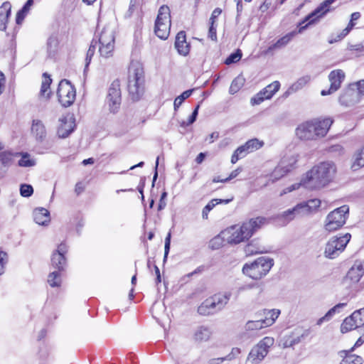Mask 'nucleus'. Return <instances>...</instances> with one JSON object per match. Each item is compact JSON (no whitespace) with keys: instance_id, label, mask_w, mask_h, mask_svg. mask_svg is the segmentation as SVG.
<instances>
[{"instance_id":"f257e3e1","label":"nucleus","mask_w":364,"mask_h":364,"mask_svg":"<svg viewBox=\"0 0 364 364\" xmlns=\"http://www.w3.org/2000/svg\"><path fill=\"white\" fill-rule=\"evenodd\" d=\"M267 223L264 217L252 218L240 225H232L221 232L223 238L228 244L237 245L247 241L255 233Z\"/></svg>"},{"instance_id":"f03ea898","label":"nucleus","mask_w":364,"mask_h":364,"mask_svg":"<svg viewBox=\"0 0 364 364\" xmlns=\"http://www.w3.org/2000/svg\"><path fill=\"white\" fill-rule=\"evenodd\" d=\"M336 172L333 163L321 162L311 168L302 177V184L309 190H319L333 181Z\"/></svg>"},{"instance_id":"7ed1b4c3","label":"nucleus","mask_w":364,"mask_h":364,"mask_svg":"<svg viewBox=\"0 0 364 364\" xmlns=\"http://www.w3.org/2000/svg\"><path fill=\"white\" fill-rule=\"evenodd\" d=\"M333 122L331 118L307 121L298 126L296 134L302 140H316L326 136Z\"/></svg>"},{"instance_id":"20e7f679","label":"nucleus","mask_w":364,"mask_h":364,"mask_svg":"<svg viewBox=\"0 0 364 364\" xmlns=\"http://www.w3.org/2000/svg\"><path fill=\"white\" fill-rule=\"evenodd\" d=\"M144 75L139 65H132L129 69L128 91L133 100H138L144 92Z\"/></svg>"},{"instance_id":"39448f33","label":"nucleus","mask_w":364,"mask_h":364,"mask_svg":"<svg viewBox=\"0 0 364 364\" xmlns=\"http://www.w3.org/2000/svg\"><path fill=\"white\" fill-rule=\"evenodd\" d=\"M273 264L272 259L261 257L251 264H245L242 272L253 279H260L269 272Z\"/></svg>"},{"instance_id":"423d86ee","label":"nucleus","mask_w":364,"mask_h":364,"mask_svg":"<svg viewBox=\"0 0 364 364\" xmlns=\"http://www.w3.org/2000/svg\"><path fill=\"white\" fill-rule=\"evenodd\" d=\"M351 238L350 233L331 237L326 244L323 255L326 258L335 259L343 252Z\"/></svg>"},{"instance_id":"0eeeda50","label":"nucleus","mask_w":364,"mask_h":364,"mask_svg":"<svg viewBox=\"0 0 364 364\" xmlns=\"http://www.w3.org/2000/svg\"><path fill=\"white\" fill-rule=\"evenodd\" d=\"M171 29V14L169 7L163 5L158 12L155 21L154 33L161 39L166 40L169 36Z\"/></svg>"},{"instance_id":"6e6552de","label":"nucleus","mask_w":364,"mask_h":364,"mask_svg":"<svg viewBox=\"0 0 364 364\" xmlns=\"http://www.w3.org/2000/svg\"><path fill=\"white\" fill-rule=\"evenodd\" d=\"M348 212V206L342 205L328 213L325 220V230L333 232L343 227L346 223Z\"/></svg>"},{"instance_id":"1a4fd4ad","label":"nucleus","mask_w":364,"mask_h":364,"mask_svg":"<svg viewBox=\"0 0 364 364\" xmlns=\"http://www.w3.org/2000/svg\"><path fill=\"white\" fill-rule=\"evenodd\" d=\"M274 344V338L265 337L250 352L247 360L253 364L259 363L267 355L269 348Z\"/></svg>"},{"instance_id":"9d476101","label":"nucleus","mask_w":364,"mask_h":364,"mask_svg":"<svg viewBox=\"0 0 364 364\" xmlns=\"http://www.w3.org/2000/svg\"><path fill=\"white\" fill-rule=\"evenodd\" d=\"M57 95L59 102L63 107H69L75 100V89L69 80H62L58 85Z\"/></svg>"},{"instance_id":"9b49d317","label":"nucleus","mask_w":364,"mask_h":364,"mask_svg":"<svg viewBox=\"0 0 364 364\" xmlns=\"http://www.w3.org/2000/svg\"><path fill=\"white\" fill-rule=\"evenodd\" d=\"M307 21L305 19L299 23L298 30H294L291 32L287 33L285 36L279 38L274 43L269 46L265 51V54H272L274 50H280L286 47L290 41L298 34L302 33L309 25V22L305 25H303Z\"/></svg>"},{"instance_id":"f8f14e48","label":"nucleus","mask_w":364,"mask_h":364,"mask_svg":"<svg viewBox=\"0 0 364 364\" xmlns=\"http://www.w3.org/2000/svg\"><path fill=\"white\" fill-rule=\"evenodd\" d=\"M296 159L294 156L284 157L270 175V180L275 182L295 168Z\"/></svg>"},{"instance_id":"ddd939ff","label":"nucleus","mask_w":364,"mask_h":364,"mask_svg":"<svg viewBox=\"0 0 364 364\" xmlns=\"http://www.w3.org/2000/svg\"><path fill=\"white\" fill-rule=\"evenodd\" d=\"M321 203V201L318 198L310 199L298 203L294 207L296 217L302 218L316 212Z\"/></svg>"},{"instance_id":"4468645a","label":"nucleus","mask_w":364,"mask_h":364,"mask_svg":"<svg viewBox=\"0 0 364 364\" xmlns=\"http://www.w3.org/2000/svg\"><path fill=\"white\" fill-rule=\"evenodd\" d=\"M364 274V262L356 261L348 270L343 279L344 284L348 287L357 284Z\"/></svg>"},{"instance_id":"2eb2a0df","label":"nucleus","mask_w":364,"mask_h":364,"mask_svg":"<svg viewBox=\"0 0 364 364\" xmlns=\"http://www.w3.org/2000/svg\"><path fill=\"white\" fill-rule=\"evenodd\" d=\"M107 102L112 112H114L121 103V90L118 80H114L108 90Z\"/></svg>"},{"instance_id":"dca6fc26","label":"nucleus","mask_w":364,"mask_h":364,"mask_svg":"<svg viewBox=\"0 0 364 364\" xmlns=\"http://www.w3.org/2000/svg\"><path fill=\"white\" fill-rule=\"evenodd\" d=\"M345 76V73L341 69L331 71L328 75V80L331 82L330 87L328 90H323L321 95L326 96L336 92L341 87Z\"/></svg>"},{"instance_id":"f3484780","label":"nucleus","mask_w":364,"mask_h":364,"mask_svg":"<svg viewBox=\"0 0 364 364\" xmlns=\"http://www.w3.org/2000/svg\"><path fill=\"white\" fill-rule=\"evenodd\" d=\"M68 246L65 242H61L57 250L53 252L51 257L52 266L59 271L63 270L66 265V258L65 255L68 252Z\"/></svg>"},{"instance_id":"a211bd4d","label":"nucleus","mask_w":364,"mask_h":364,"mask_svg":"<svg viewBox=\"0 0 364 364\" xmlns=\"http://www.w3.org/2000/svg\"><path fill=\"white\" fill-rule=\"evenodd\" d=\"M360 99L359 92H357L350 84L340 95L339 102L343 106L350 107L358 103Z\"/></svg>"},{"instance_id":"6ab92c4d","label":"nucleus","mask_w":364,"mask_h":364,"mask_svg":"<svg viewBox=\"0 0 364 364\" xmlns=\"http://www.w3.org/2000/svg\"><path fill=\"white\" fill-rule=\"evenodd\" d=\"M364 323V319L358 317V313L353 312L350 316L346 317L341 325V331L346 333L353 329L359 328Z\"/></svg>"},{"instance_id":"aec40b11","label":"nucleus","mask_w":364,"mask_h":364,"mask_svg":"<svg viewBox=\"0 0 364 364\" xmlns=\"http://www.w3.org/2000/svg\"><path fill=\"white\" fill-rule=\"evenodd\" d=\"M336 1V0H325L312 13L306 16L305 21H307L309 24L314 23L317 18L322 17L329 11L331 4Z\"/></svg>"},{"instance_id":"412c9836","label":"nucleus","mask_w":364,"mask_h":364,"mask_svg":"<svg viewBox=\"0 0 364 364\" xmlns=\"http://www.w3.org/2000/svg\"><path fill=\"white\" fill-rule=\"evenodd\" d=\"M174 46L180 55L186 56L189 53L191 46L186 41L185 31H181L177 33Z\"/></svg>"},{"instance_id":"4be33fe9","label":"nucleus","mask_w":364,"mask_h":364,"mask_svg":"<svg viewBox=\"0 0 364 364\" xmlns=\"http://www.w3.org/2000/svg\"><path fill=\"white\" fill-rule=\"evenodd\" d=\"M60 125L58 129V134L60 138L68 137L74 130L75 122L72 117H64L60 119Z\"/></svg>"},{"instance_id":"5701e85b","label":"nucleus","mask_w":364,"mask_h":364,"mask_svg":"<svg viewBox=\"0 0 364 364\" xmlns=\"http://www.w3.org/2000/svg\"><path fill=\"white\" fill-rule=\"evenodd\" d=\"M115 25L109 23L106 25L100 33L99 43H112L114 44L115 40Z\"/></svg>"},{"instance_id":"b1692460","label":"nucleus","mask_w":364,"mask_h":364,"mask_svg":"<svg viewBox=\"0 0 364 364\" xmlns=\"http://www.w3.org/2000/svg\"><path fill=\"white\" fill-rule=\"evenodd\" d=\"M33 220L40 225L46 226L50 221V212L44 208H36L33 212Z\"/></svg>"},{"instance_id":"393cba45","label":"nucleus","mask_w":364,"mask_h":364,"mask_svg":"<svg viewBox=\"0 0 364 364\" xmlns=\"http://www.w3.org/2000/svg\"><path fill=\"white\" fill-rule=\"evenodd\" d=\"M279 314L280 311L277 309H263L257 312V315L262 318L263 323H264L267 326H272L278 318Z\"/></svg>"},{"instance_id":"a878e982","label":"nucleus","mask_w":364,"mask_h":364,"mask_svg":"<svg viewBox=\"0 0 364 364\" xmlns=\"http://www.w3.org/2000/svg\"><path fill=\"white\" fill-rule=\"evenodd\" d=\"M218 311L212 297L205 299L198 308V312L203 316L214 314Z\"/></svg>"},{"instance_id":"bb28decb","label":"nucleus","mask_w":364,"mask_h":364,"mask_svg":"<svg viewBox=\"0 0 364 364\" xmlns=\"http://www.w3.org/2000/svg\"><path fill=\"white\" fill-rule=\"evenodd\" d=\"M231 296V293L226 291L223 293H219L214 294L212 297L213 301L215 303L216 309L221 311L225 305L228 303Z\"/></svg>"},{"instance_id":"cd10ccee","label":"nucleus","mask_w":364,"mask_h":364,"mask_svg":"<svg viewBox=\"0 0 364 364\" xmlns=\"http://www.w3.org/2000/svg\"><path fill=\"white\" fill-rule=\"evenodd\" d=\"M31 130L36 139L43 141L46 138V131L41 121L38 119L33 120Z\"/></svg>"},{"instance_id":"c85d7f7f","label":"nucleus","mask_w":364,"mask_h":364,"mask_svg":"<svg viewBox=\"0 0 364 364\" xmlns=\"http://www.w3.org/2000/svg\"><path fill=\"white\" fill-rule=\"evenodd\" d=\"M351 353L349 350L342 351L341 356L343 358L340 364H363V359L360 356Z\"/></svg>"},{"instance_id":"c756f323","label":"nucleus","mask_w":364,"mask_h":364,"mask_svg":"<svg viewBox=\"0 0 364 364\" xmlns=\"http://www.w3.org/2000/svg\"><path fill=\"white\" fill-rule=\"evenodd\" d=\"M47 53L49 57H53L58 51L59 39L57 33L51 34L47 41Z\"/></svg>"},{"instance_id":"7c9ffc66","label":"nucleus","mask_w":364,"mask_h":364,"mask_svg":"<svg viewBox=\"0 0 364 364\" xmlns=\"http://www.w3.org/2000/svg\"><path fill=\"white\" fill-rule=\"evenodd\" d=\"M232 199H212L203 209L202 210V218L205 220L208 218V213L213 209V208L220 203H229Z\"/></svg>"},{"instance_id":"2f4dec72","label":"nucleus","mask_w":364,"mask_h":364,"mask_svg":"<svg viewBox=\"0 0 364 364\" xmlns=\"http://www.w3.org/2000/svg\"><path fill=\"white\" fill-rule=\"evenodd\" d=\"M43 80L41 84L40 95L41 97H45L46 99H48L51 93L50 85L52 82V79L49 75H47V73H43Z\"/></svg>"},{"instance_id":"473e14b6","label":"nucleus","mask_w":364,"mask_h":364,"mask_svg":"<svg viewBox=\"0 0 364 364\" xmlns=\"http://www.w3.org/2000/svg\"><path fill=\"white\" fill-rule=\"evenodd\" d=\"M362 167H364V146L354 154L351 166L353 171H357Z\"/></svg>"},{"instance_id":"72a5a7b5","label":"nucleus","mask_w":364,"mask_h":364,"mask_svg":"<svg viewBox=\"0 0 364 364\" xmlns=\"http://www.w3.org/2000/svg\"><path fill=\"white\" fill-rule=\"evenodd\" d=\"M267 327L264 323H263L262 318L255 314V320L248 321L245 324L246 331H256L262 329V328Z\"/></svg>"},{"instance_id":"f704fd0d","label":"nucleus","mask_w":364,"mask_h":364,"mask_svg":"<svg viewBox=\"0 0 364 364\" xmlns=\"http://www.w3.org/2000/svg\"><path fill=\"white\" fill-rule=\"evenodd\" d=\"M33 4V0H28L21 10L16 14V21L21 24Z\"/></svg>"},{"instance_id":"c9c22d12","label":"nucleus","mask_w":364,"mask_h":364,"mask_svg":"<svg viewBox=\"0 0 364 364\" xmlns=\"http://www.w3.org/2000/svg\"><path fill=\"white\" fill-rule=\"evenodd\" d=\"M355 21L353 20H352V18H350L348 26L344 29H343L336 36V38L330 39L328 41V43L332 44L333 43L338 42V41L342 40L343 38H344L350 33V31L353 29V28L355 26Z\"/></svg>"},{"instance_id":"e433bc0d","label":"nucleus","mask_w":364,"mask_h":364,"mask_svg":"<svg viewBox=\"0 0 364 364\" xmlns=\"http://www.w3.org/2000/svg\"><path fill=\"white\" fill-rule=\"evenodd\" d=\"M211 332L208 327L200 326L198 327L194 333V338L196 341H203L209 339Z\"/></svg>"},{"instance_id":"4c0bfd02","label":"nucleus","mask_w":364,"mask_h":364,"mask_svg":"<svg viewBox=\"0 0 364 364\" xmlns=\"http://www.w3.org/2000/svg\"><path fill=\"white\" fill-rule=\"evenodd\" d=\"M245 252L247 255H256V254H262L267 252L266 248L261 245H257V244H255L254 242H251L249 243L245 249Z\"/></svg>"},{"instance_id":"58836bf2","label":"nucleus","mask_w":364,"mask_h":364,"mask_svg":"<svg viewBox=\"0 0 364 364\" xmlns=\"http://www.w3.org/2000/svg\"><path fill=\"white\" fill-rule=\"evenodd\" d=\"M114 49V44L106 43H100L99 52L102 57L105 58L112 56Z\"/></svg>"},{"instance_id":"ea45409f","label":"nucleus","mask_w":364,"mask_h":364,"mask_svg":"<svg viewBox=\"0 0 364 364\" xmlns=\"http://www.w3.org/2000/svg\"><path fill=\"white\" fill-rule=\"evenodd\" d=\"M311 80L309 75H305L300 77L296 82H294L289 89L291 92H295L302 89L306 85H307Z\"/></svg>"},{"instance_id":"a19ab883","label":"nucleus","mask_w":364,"mask_h":364,"mask_svg":"<svg viewBox=\"0 0 364 364\" xmlns=\"http://www.w3.org/2000/svg\"><path fill=\"white\" fill-rule=\"evenodd\" d=\"M296 215L294 208H289L277 216V218L282 220L283 224L286 225L294 219L296 218Z\"/></svg>"},{"instance_id":"79ce46f5","label":"nucleus","mask_w":364,"mask_h":364,"mask_svg":"<svg viewBox=\"0 0 364 364\" xmlns=\"http://www.w3.org/2000/svg\"><path fill=\"white\" fill-rule=\"evenodd\" d=\"M244 83L245 78L242 76H237L232 80L229 89V92L231 95L237 92L240 90V89L243 86Z\"/></svg>"},{"instance_id":"37998d69","label":"nucleus","mask_w":364,"mask_h":364,"mask_svg":"<svg viewBox=\"0 0 364 364\" xmlns=\"http://www.w3.org/2000/svg\"><path fill=\"white\" fill-rule=\"evenodd\" d=\"M21 159L18 161V164L21 167H31L35 166L36 162L33 159H30L28 153H20Z\"/></svg>"},{"instance_id":"c03bdc74","label":"nucleus","mask_w":364,"mask_h":364,"mask_svg":"<svg viewBox=\"0 0 364 364\" xmlns=\"http://www.w3.org/2000/svg\"><path fill=\"white\" fill-rule=\"evenodd\" d=\"M48 282L52 287H59L61 283L60 274L59 272L55 271L48 275Z\"/></svg>"},{"instance_id":"a18cd8bd","label":"nucleus","mask_w":364,"mask_h":364,"mask_svg":"<svg viewBox=\"0 0 364 364\" xmlns=\"http://www.w3.org/2000/svg\"><path fill=\"white\" fill-rule=\"evenodd\" d=\"M193 92V90H188L184 91L181 95L178 96L173 103L174 109L176 110L183 102V101L189 97Z\"/></svg>"},{"instance_id":"49530a36","label":"nucleus","mask_w":364,"mask_h":364,"mask_svg":"<svg viewBox=\"0 0 364 364\" xmlns=\"http://www.w3.org/2000/svg\"><path fill=\"white\" fill-rule=\"evenodd\" d=\"M97 41H92L90 46V48L87 52V54H86V58H85V71L86 70V69L88 68L90 62H91V60H92V58L93 57L94 54H95V49H96V47H97Z\"/></svg>"},{"instance_id":"de8ad7c7","label":"nucleus","mask_w":364,"mask_h":364,"mask_svg":"<svg viewBox=\"0 0 364 364\" xmlns=\"http://www.w3.org/2000/svg\"><path fill=\"white\" fill-rule=\"evenodd\" d=\"M263 144L264 143L259 141L257 139H250L245 144L249 152H252L255 150L259 149L263 146Z\"/></svg>"},{"instance_id":"09e8293b","label":"nucleus","mask_w":364,"mask_h":364,"mask_svg":"<svg viewBox=\"0 0 364 364\" xmlns=\"http://www.w3.org/2000/svg\"><path fill=\"white\" fill-rule=\"evenodd\" d=\"M242 58V52L240 50H237L235 53H231L225 60L226 65H230L238 62Z\"/></svg>"},{"instance_id":"8fccbe9b","label":"nucleus","mask_w":364,"mask_h":364,"mask_svg":"<svg viewBox=\"0 0 364 364\" xmlns=\"http://www.w3.org/2000/svg\"><path fill=\"white\" fill-rule=\"evenodd\" d=\"M33 193V188L31 185L21 184L20 186V194L21 196L28 198Z\"/></svg>"},{"instance_id":"3c124183","label":"nucleus","mask_w":364,"mask_h":364,"mask_svg":"<svg viewBox=\"0 0 364 364\" xmlns=\"http://www.w3.org/2000/svg\"><path fill=\"white\" fill-rule=\"evenodd\" d=\"M240 353V349L239 348H232V352L230 354H229L225 358H213L210 360V364H218L219 362H223L225 360H231L235 355Z\"/></svg>"},{"instance_id":"603ef678","label":"nucleus","mask_w":364,"mask_h":364,"mask_svg":"<svg viewBox=\"0 0 364 364\" xmlns=\"http://www.w3.org/2000/svg\"><path fill=\"white\" fill-rule=\"evenodd\" d=\"M199 107H200L199 105H198L196 106V107L195 108V109L192 112L191 115L189 117L188 121L187 122H183L182 124H181V126H183V127L189 126V125L192 124L196 120V118H197V116H198V114Z\"/></svg>"},{"instance_id":"864d4df0","label":"nucleus","mask_w":364,"mask_h":364,"mask_svg":"<svg viewBox=\"0 0 364 364\" xmlns=\"http://www.w3.org/2000/svg\"><path fill=\"white\" fill-rule=\"evenodd\" d=\"M306 336V334L303 333L301 335H298L296 337L290 336L289 338L286 341V344L287 346H293L300 343L301 341V338Z\"/></svg>"},{"instance_id":"5fc2aeb1","label":"nucleus","mask_w":364,"mask_h":364,"mask_svg":"<svg viewBox=\"0 0 364 364\" xmlns=\"http://www.w3.org/2000/svg\"><path fill=\"white\" fill-rule=\"evenodd\" d=\"M346 303H339L329 309L327 312L332 318L336 314H339L341 310L346 306Z\"/></svg>"},{"instance_id":"6e6d98bb","label":"nucleus","mask_w":364,"mask_h":364,"mask_svg":"<svg viewBox=\"0 0 364 364\" xmlns=\"http://www.w3.org/2000/svg\"><path fill=\"white\" fill-rule=\"evenodd\" d=\"M11 5L9 2H4L0 7V16L9 17L11 14Z\"/></svg>"},{"instance_id":"4d7b16f0","label":"nucleus","mask_w":364,"mask_h":364,"mask_svg":"<svg viewBox=\"0 0 364 364\" xmlns=\"http://www.w3.org/2000/svg\"><path fill=\"white\" fill-rule=\"evenodd\" d=\"M171 237V232H169L165 238L164 257V262L166 260L169 250H170Z\"/></svg>"},{"instance_id":"13d9d810","label":"nucleus","mask_w":364,"mask_h":364,"mask_svg":"<svg viewBox=\"0 0 364 364\" xmlns=\"http://www.w3.org/2000/svg\"><path fill=\"white\" fill-rule=\"evenodd\" d=\"M354 89L359 92V96L361 98L364 96V80H360L355 83L351 84Z\"/></svg>"},{"instance_id":"bf43d9fd","label":"nucleus","mask_w":364,"mask_h":364,"mask_svg":"<svg viewBox=\"0 0 364 364\" xmlns=\"http://www.w3.org/2000/svg\"><path fill=\"white\" fill-rule=\"evenodd\" d=\"M265 99L262 96L260 92L257 93L255 96H253L250 100V104L252 106L260 105L262 102H264Z\"/></svg>"},{"instance_id":"052dcab7","label":"nucleus","mask_w":364,"mask_h":364,"mask_svg":"<svg viewBox=\"0 0 364 364\" xmlns=\"http://www.w3.org/2000/svg\"><path fill=\"white\" fill-rule=\"evenodd\" d=\"M264 88L268 89V91H272V93L274 95L280 88V82L277 80L274 81Z\"/></svg>"},{"instance_id":"680f3d73","label":"nucleus","mask_w":364,"mask_h":364,"mask_svg":"<svg viewBox=\"0 0 364 364\" xmlns=\"http://www.w3.org/2000/svg\"><path fill=\"white\" fill-rule=\"evenodd\" d=\"M300 186H303L302 178L301 179L299 183H296L292 184L291 186L286 188L283 191V193H282V194H286V193H290V192H291V191H293L294 190L299 189Z\"/></svg>"},{"instance_id":"e2e57ef3","label":"nucleus","mask_w":364,"mask_h":364,"mask_svg":"<svg viewBox=\"0 0 364 364\" xmlns=\"http://www.w3.org/2000/svg\"><path fill=\"white\" fill-rule=\"evenodd\" d=\"M221 13L222 10L220 8L215 9L210 18V23L214 25L217 18L221 14Z\"/></svg>"},{"instance_id":"0e129e2a","label":"nucleus","mask_w":364,"mask_h":364,"mask_svg":"<svg viewBox=\"0 0 364 364\" xmlns=\"http://www.w3.org/2000/svg\"><path fill=\"white\" fill-rule=\"evenodd\" d=\"M235 151L237 154L240 155V159L245 157L247 153H250L245 144L239 146Z\"/></svg>"},{"instance_id":"69168bd1","label":"nucleus","mask_w":364,"mask_h":364,"mask_svg":"<svg viewBox=\"0 0 364 364\" xmlns=\"http://www.w3.org/2000/svg\"><path fill=\"white\" fill-rule=\"evenodd\" d=\"M363 330V333L358 338L354 346L349 350V352H353L355 348L360 347L364 343V327Z\"/></svg>"},{"instance_id":"338daca9","label":"nucleus","mask_w":364,"mask_h":364,"mask_svg":"<svg viewBox=\"0 0 364 364\" xmlns=\"http://www.w3.org/2000/svg\"><path fill=\"white\" fill-rule=\"evenodd\" d=\"M209 38L213 41L217 40L216 28L213 24H210L208 32Z\"/></svg>"},{"instance_id":"774afa93","label":"nucleus","mask_w":364,"mask_h":364,"mask_svg":"<svg viewBox=\"0 0 364 364\" xmlns=\"http://www.w3.org/2000/svg\"><path fill=\"white\" fill-rule=\"evenodd\" d=\"M242 169L240 168H237V169L232 171L228 178H224V181H230V180L236 178L238 174L241 172Z\"/></svg>"}]
</instances>
